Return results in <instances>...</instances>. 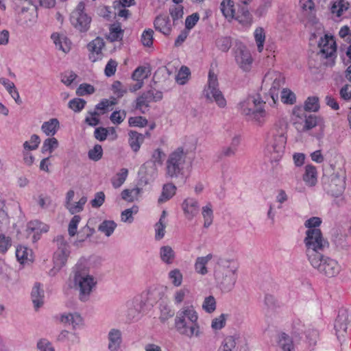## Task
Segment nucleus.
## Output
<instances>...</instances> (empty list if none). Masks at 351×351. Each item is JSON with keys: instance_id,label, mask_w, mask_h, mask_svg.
Returning a JSON list of instances; mask_svg holds the SVG:
<instances>
[{"instance_id": "obj_1", "label": "nucleus", "mask_w": 351, "mask_h": 351, "mask_svg": "<svg viewBox=\"0 0 351 351\" xmlns=\"http://www.w3.org/2000/svg\"><path fill=\"white\" fill-rule=\"evenodd\" d=\"M198 316L192 306H187L180 309L175 318V327L181 335L189 338L198 337L200 334L197 324Z\"/></svg>"}, {"instance_id": "obj_2", "label": "nucleus", "mask_w": 351, "mask_h": 351, "mask_svg": "<svg viewBox=\"0 0 351 351\" xmlns=\"http://www.w3.org/2000/svg\"><path fill=\"white\" fill-rule=\"evenodd\" d=\"M346 173L340 167L328 165L324 168L322 184L324 189L332 196L339 197L346 187Z\"/></svg>"}, {"instance_id": "obj_3", "label": "nucleus", "mask_w": 351, "mask_h": 351, "mask_svg": "<svg viewBox=\"0 0 351 351\" xmlns=\"http://www.w3.org/2000/svg\"><path fill=\"white\" fill-rule=\"evenodd\" d=\"M237 267L234 263L226 258H219L215 268V278L220 288L226 292L230 291L237 281Z\"/></svg>"}, {"instance_id": "obj_4", "label": "nucleus", "mask_w": 351, "mask_h": 351, "mask_svg": "<svg viewBox=\"0 0 351 351\" xmlns=\"http://www.w3.org/2000/svg\"><path fill=\"white\" fill-rule=\"evenodd\" d=\"M186 153L183 148L178 147L171 153L166 162V176L171 179L178 180L184 184L186 176L184 175V166L186 162Z\"/></svg>"}, {"instance_id": "obj_5", "label": "nucleus", "mask_w": 351, "mask_h": 351, "mask_svg": "<svg viewBox=\"0 0 351 351\" xmlns=\"http://www.w3.org/2000/svg\"><path fill=\"white\" fill-rule=\"evenodd\" d=\"M73 282L75 287L80 291V300L86 302L97 283L94 277L88 274V270L82 265L77 264L73 269Z\"/></svg>"}, {"instance_id": "obj_6", "label": "nucleus", "mask_w": 351, "mask_h": 351, "mask_svg": "<svg viewBox=\"0 0 351 351\" xmlns=\"http://www.w3.org/2000/svg\"><path fill=\"white\" fill-rule=\"evenodd\" d=\"M306 246V253L308 261L319 256L322 254L324 250L328 247V243L322 236V233L319 228L307 230L306 237L304 240Z\"/></svg>"}, {"instance_id": "obj_7", "label": "nucleus", "mask_w": 351, "mask_h": 351, "mask_svg": "<svg viewBox=\"0 0 351 351\" xmlns=\"http://www.w3.org/2000/svg\"><path fill=\"white\" fill-rule=\"evenodd\" d=\"M203 95L208 102H215L219 108L226 106V100L219 88V82L217 75L210 70L207 86L205 87Z\"/></svg>"}, {"instance_id": "obj_8", "label": "nucleus", "mask_w": 351, "mask_h": 351, "mask_svg": "<svg viewBox=\"0 0 351 351\" xmlns=\"http://www.w3.org/2000/svg\"><path fill=\"white\" fill-rule=\"evenodd\" d=\"M309 262L315 269L328 277L335 276L340 271V267L335 260L325 257L322 254Z\"/></svg>"}, {"instance_id": "obj_9", "label": "nucleus", "mask_w": 351, "mask_h": 351, "mask_svg": "<svg viewBox=\"0 0 351 351\" xmlns=\"http://www.w3.org/2000/svg\"><path fill=\"white\" fill-rule=\"evenodd\" d=\"M286 144V137L281 134L274 136L272 142L267 145L265 154L271 161H278L282 156Z\"/></svg>"}, {"instance_id": "obj_10", "label": "nucleus", "mask_w": 351, "mask_h": 351, "mask_svg": "<svg viewBox=\"0 0 351 351\" xmlns=\"http://www.w3.org/2000/svg\"><path fill=\"white\" fill-rule=\"evenodd\" d=\"M162 97V92L155 89L149 90L143 93L141 95L136 98L135 108L139 110L141 113L144 114L145 112L143 108H148L149 107V103L160 101Z\"/></svg>"}, {"instance_id": "obj_11", "label": "nucleus", "mask_w": 351, "mask_h": 351, "mask_svg": "<svg viewBox=\"0 0 351 351\" xmlns=\"http://www.w3.org/2000/svg\"><path fill=\"white\" fill-rule=\"evenodd\" d=\"M234 58L242 70L244 71L250 70L253 60L250 51L244 45L240 43L236 46Z\"/></svg>"}, {"instance_id": "obj_12", "label": "nucleus", "mask_w": 351, "mask_h": 351, "mask_svg": "<svg viewBox=\"0 0 351 351\" xmlns=\"http://www.w3.org/2000/svg\"><path fill=\"white\" fill-rule=\"evenodd\" d=\"M264 103L259 95H250L240 102L239 107L242 114L249 117L258 109V107L263 106Z\"/></svg>"}, {"instance_id": "obj_13", "label": "nucleus", "mask_w": 351, "mask_h": 351, "mask_svg": "<svg viewBox=\"0 0 351 351\" xmlns=\"http://www.w3.org/2000/svg\"><path fill=\"white\" fill-rule=\"evenodd\" d=\"M105 46L104 40L101 37H97L87 45V48L90 52L89 59L95 62L100 60L103 58L102 49Z\"/></svg>"}, {"instance_id": "obj_14", "label": "nucleus", "mask_w": 351, "mask_h": 351, "mask_svg": "<svg viewBox=\"0 0 351 351\" xmlns=\"http://www.w3.org/2000/svg\"><path fill=\"white\" fill-rule=\"evenodd\" d=\"M321 55L325 58L332 57L336 52V43L332 36L325 35L324 38H321L319 44Z\"/></svg>"}, {"instance_id": "obj_15", "label": "nucleus", "mask_w": 351, "mask_h": 351, "mask_svg": "<svg viewBox=\"0 0 351 351\" xmlns=\"http://www.w3.org/2000/svg\"><path fill=\"white\" fill-rule=\"evenodd\" d=\"M17 21L21 25L26 26H32L34 25L37 19L36 8L32 9V12H29V8L21 7V9L16 12Z\"/></svg>"}, {"instance_id": "obj_16", "label": "nucleus", "mask_w": 351, "mask_h": 351, "mask_svg": "<svg viewBox=\"0 0 351 351\" xmlns=\"http://www.w3.org/2000/svg\"><path fill=\"white\" fill-rule=\"evenodd\" d=\"M71 21L80 32H86L89 29L91 19L87 14L80 15L78 12H72Z\"/></svg>"}, {"instance_id": "obj_17", "label": "nucleus", "mask_w": 351, "mask_h": 351, "mask_svg": "<svg viewBox=\"0 0 351 351\" xmlns=\"http://www.w3.org/2000/svg\"><path fill=\"white\" fill-rule=\"evenodd\" d=\"M348 323V315L346 311H339L338 316L335 322L334 328L336 331L337 339L340 340L341 337H344L346 332Z\"/></svg>"}, {"instance_id": "obj_18", "label": "nucleus", "mask_w": 351, "mask_h": 351, "mask_svg": "<svg viewBox=\"0 0 351 351\" xmlns=\"http://www.w3.org/2000/svg\"><path fill=\"white\" fill-rule=\"evenodd\" d=\"M154 26L156 30L165 36H169L172 30L169 17L165 14H160L156 17L154 21Z\"/></svg>"}, {"instance_id": "obj_19", "label": "nucleus", "mask_w": 351, "mask_h": 351, "mask_svg": "<svg viewBox=\"0 0 351 351\" xmlns=\"http://www.w3.org/2000/svg\"><path fill=\"white\" fill-rule=\"evenodd\" d=\"M49 227L37 220L30 221L27 226V232L29 234L34 233L33 241L36 242L40 239V234L42 232H47Z\"/></svg>"}, {"instance_id": "obj_20", "label": "nucleus", "mask_w": 351, "mask_h": 351, "mask_svg": "<svg viewBox=\"0 0 351 351\" xmlns=\"http://www.w3.org/2000/svg\"><path fill=\"white\" fill-rule=\"evenodd\" d=\"M165 156V154L160 149H156L152 154V160L150 161L146 162L143 164L141 168V171L145 170V172L148 174L147 172V169L148 167H152L153 172L152 175L156 174V165H161L162 164V157Z\"/></svg>"}, {"instance_id": "obj_21", "label": "nucleus", "mask_w": 351, "mask_h": 351, "mask_svg": "<svg viewBox=\"0 0 351 351\" xmlns=\"http://www.w3.org/2000/svg\"><path fill=\"white\" fill-rule=\"evenodd\" d=\"M108 346L110 351H118L122 342L121 332L118 329H111L108 332Z\"/></svg>"}, {"instance_id": "obj_22", "label": "nucleus", "mask_w": 351, "mask_h": 351, "mask_svg": "<svg viewBox=\"0 0 351 351\" xmlns=\"http://www.w3.org/2000/svg\"><path fill=\"white\" fill-rule=\"evenodd\" d=\"M182 209L186 217L191 219L199 211V205L196 199L193 198H187L182 203Z\"/></svg>"}, {"instance_id": "obj_23", "label": "nucleus", "mask_w": 351, "mask_h": 351, "mask_svg": "<svg viewBox=\"0 0 351 351\" xmlns=\"http://www.w3.org/2000/svg\"><path fill=\"white\" fill-rule=\"evenodd\" d=\"M51 37L59 50L64 53H67L70 51L71 43L64 35L53 33L51 34Z\"/></svg>"}, {"instance_id": "obj_24", "label": "nucleus", "mask_w": 351, "mask_h": 351, "mask_svg": "<svg viewBox=\"0 0 351 351\" xmlns=\"http://www.w3.org/2000/svg\"><path fill=\"white\" fill-rule=\"evenodd\" d=\"M59 321L64 324H71L75 329L77 326L82 324L83 319L77 313L62 314L59 317Z\"/></svg>"}, {"instance_id": "obj_25", "label": "nucleus", "mask_w": 351, "mask_h": 351, "mask_svg": "<svg viewBox=\"0 0 351 351\" xmlns=\"http://www.w3.org/2000/svg\"><path fill=\"white\" fill-rule=\"evenodd\" d=\"M278 346L282 351H295L292 338L285 332H281L278 335Z\"/></svg>"}, {"instance_id": "obj_26", "label": "nucleus", "mask_w": 351, "mask_h": 351, "mask_svg": "<svg viewBox=\"0 0 351 351\" xmlns=\"http://www.w3.org/2000/svg\"><path fill=\"white\" fill-rule=\"evenodd\" d=\"M0 83L5 86L8 92L17 104L20 105L22 104V100L20 97L19 93L12 82H10L8 79L1 77Z\"/></svg>"}, {"instance_id": "obj_27", "label": "nucleus", "mask_w": 351, "mask_h": 351, "mask_svg": "<svg viewBox=\"0 0 351 351\" xmlns=\"http://www.w3.org/2000/svg\"><path fill=\"white\" fill-rule=\"evenodd\" d=\"M128 143L131 149L134 152H137L144 141V136L136 131H130Z\"/></svg>"}, {"instance_id": "obj_28", "label": "nucleus", "mask_w": 351, "mask_h": 351, "mask_svg": "<svg viewBox=\"0 0 351 351\" xmlns=\"http://www.w3.org/2000/svg\"><path fill=\"white\" fill-rule=\"evenodd\" d=\"M176 186L173 183L165 184L160 196L158 199V204H162L169 200L174 196L176 192Z\"/></svg>"}, {"instance_id": "obj_29", "label": "nucleus", "mask_w": 351, "mask_h": 351, "mask_svg": "<svg viewBox=\"0 0 351 351\" xmlns=\"http://www.w3.org/2000/svg\"><path fill=\"white\" fill-rule=\"evenodd\" d=\"M59 127V121L56 118H53L48 121L44 122L41 126V130L47 136H52L57 132Z\"/></svg>"}, {"instance_id": "obj_30", "label": "nucleus", "mask_w": 351, "mask_h": 351, "mask_svg": "<svg viewBox=\"0 0 351 351\" xmlns=\"http://www.w3.org/2000/svg\"><path fill=\"white\" fill-rule=\"evenodd\" d=\"M32 299L34 307L37 309L43 304L44 291L40 287V283H36L32 291Z\"/></svg>"}, {"instance_id": "obj_31", "label": "nucleus", "mask_w": 351, "mask_h": 351, "mask_svg": "<svg viewBox=\"0 0 351 351\" xmlns=\"http://www.w3.org/2000/svg\"><path fill=\"white\" fill-rule=\"evenodd\" d=\"M303 180L310 186H315L317 182V171L314 166L306 165Z\"/></svg>"}, {"instance_id": "obj_32", "label": "nucleus", "mask_w": 351, "mask_h": 351, "mask_svg": "<svg viewBox=\"0 0 351 351\" xmlns=\"http://www.w3.org/2000/svg\"><path fill=\"white\" fill-rule=\"evenodd\" d=\"M212 254H208L206 256L198 257L196 259L195 263V271L202 275H205L206 274H207L208 270L206 265L208 263V261H210L212 259Z\"/></svg>"}, {"instance_id": "obj_33", "label": "nucleus", "mask_w": 351, "mask_h": 351, "mask_svg": "<svg viewBox=\"0 0 351 351\" xmlns=\"http://www.w3.org/2000/svg\"><path fill=\"white\" fill-rule=\"evenodd\" d=\"M160 256L164 263L170 265L174 261L175 252L170 246H162L160 249Z\"/></svg>"}, {"instance_id": "obj_34", "label": "nucleus", "mask_w": 351, "mask_h": 351, "mask_svg": "<svg viewBox=\"0 0 351 351\" xmlns=\"http://www.w3.org/2000/svg\"><path fill=\"white\" fill-rule=\"evenodd\" d=\"M221 10L226 18L233 19L235 17L234 2L232 0H223L220 5Z\"/></svg>"}, {"instance_id": "obj_35", "label": "nucleus", "mask_w": 351, "mask_h": 351, "mask_svg": "<svg viewBox=\"0 0 351 351\" xmlns=\"http://www.w3.org/2000/svg\"><path fill=\"white\" fill-rule=\"evenodd\" d=\"M235 18L243 24H250L252 21V15L250 13L247 5H243L239 7L237 15Z\"/></svg>"}, {"instance_id": "obj_36", "label": "nucleus", "mask_w": 351, "mask_h": 351, "mask_svg": "<svg viewBox=\"0 0 351 351\" xmlns=\"http://www.w3.org/2000/svg\"><path fill=\"white\" fill-rule=\"evenodd\" d=\"M150 74L151 70L149 67L138 66L134 71L132 78L135 81L143 82L144 79L147 78Z\"/></svg>"}, {"instance_id": "obj_37", "label": "nucleus", "mask_w": 351, "mask_h": 351, "mask_svg": "<svg viewBox=\"0 0 351 351\" xmlns=\"http://www.w3.org/2000/svg\"><path fill=\"white\" fill-rule=\"evenodd\" d=\"M128 175V170L126 168H122L114 177L112 178V184L114 188H119L125 181Z\"/></svg>"}, {"instance_id": "obj_38", "label": "nucleus", "mask_w": 351, "mask_h": 351, "mask_svg": "<svg viewBox=\"0 0 351 351\" xmlns=\"http://www.w3.org/2000/svg\"><path fill=\"white\" fill-rule=\"evenodd\" d=\"M70 251H56L53 255V262L58 269L64 266L67 261Z\"/></svg>"}, {"instance_id": "obj_39", "label": "nucleus", "mask_w": 351, "mask_h": 351, "mask_svg": "<svg viewBox=\"0 0 351 351\" xmlns=\"http://www.w3.org/2000/svg\"><path fill=\"white\" fill-rule=\"evenodd\" d=\"M202 215L204 218V227L208 228L213 223V212L210 204L202 207Z\"/></svg>"}, {"instance_id": "obj_40", "label": "nucleus", "mask_w": 351, "mask_h": 351, "mask_svg": "<svg viewBox=\"0 0 351 351\" xmlns=\"http://www.w3.org/2000/svg\"><path fill=\"white\" fill-rule=\"evenodd\" d=\"M117 227V224L114 221L104 220L98 227V230L104 233L106 236L110 237L114 229Z\"/></svg>"}, {"instance_id": "obj_41", "label": "nucleus", "mask_w": 351, "mask_h": 351, "mask_svg": "<svg viewBox=\"0 0 351 351\" xmlns=\"http://www.w3.org/2000/svg\"><path fill=\"white\" fill-rule=\"evenodd\" d=\"M58 147V141L56 138H48L43 142L41 147V152L43 154L49 152L51 154L54 149Z\"/></svg>"}, {"instance_id": "obj_42", "label": "nucleus", "mask_w": 351, "mask_h": 351, "mask_svg": "<svg viewBox=\"0 0 351 351\" xmlns=\"http://www.w3.org/2000/svg\"><path fill=\"white\" fill-rule=\"evenodd\" d=\"M304 110L308 112H317L319 108V98L317 97H308L304 102Z\"/></svg>"}, {"instance_id": "obj_43", "label": "nucleus", "mask_w": 351, "mask_h": 351, "mask_svg": "<svg viewBox=\"0 0 351 351\" xmlns=\"http://www.w3.org/2000/svg\"><path fill=\"white\" fill-rule=\"evenodd\" d=\"M254 38L257 43V48L259 52L263 49V45L265 40V34L263 28L258 27L254 32Z\"/></svg>"}, {"instance_id": "obj_44", "label": "nucleus", "mask_w": 351, "mask_h": 351, "mask_svg": "<svg viewBox=\"0 0 351 351\" xmlns=\"http://www.w3.org/2000/svg\"><path fill=\"white\" fill-rule=\"evenodd\" d=\"M110 34L108 36V39L111 42H114L118 40H121L123 37V32L121 29L119 25H113L111 26L110 29Z\"/></svg>"}, {"instance_id": "obj_45", "label": "nucleus", "mask_w": 351, "mask_h": 351, "mask_svg": "<svg viewBox=\"0 0 351 351\" xmlns=\"http://www.w3.org/2000/svg\"><path fill=\"white\" fill-rule=\"evenodd\" d=\"M86 202L87 198L84 196L82 197L77 202L71 203V205L67 206L66 208L72 215L80 213L83 210L84 205Z\"/></svg>"}, {"instance_id": "obj_46", "label": "nucleus", "mask_w": 351, "mask_h": 351, "mask_svg": "<svg viewBox=\"0 0 351 351\" xmlns=\"http://www.w3.org/2000/svg\"><path fill=\"white\" fill-rule=\"evenodd\" d=\"M295 95L291 90L284 88L281 92V100L287 104H293L295 102Z\"/></svg>"}, {"instance_id": "obj_47", "label": "nucleus", "mask_w": 351, "mask_h": 351, "mask_svg": "<svg viewBox=\"0 0 351 351\" xmlns=\"http://www.w3.org/2000/svg\"><path fill=\"white\" fill-rule=\"evenodd\" d=\"M169 14L173 19V23L183 17V6L181 5H173L169 8Z\"/></svg>"}, {"instance_id": "obj_48", "label": "nucleus", "mask_w": 351, "mask_h": 351, "mask_svg": "<svg viewBox=\"0 0 351 351\" xmlns=\"http://www.w3.org/2000/svg\"><path fill=\"white\" fill-rule=\"evenodd\" d=\"M103 155V149L101 145H95L93 149H90L88 153V158L93 161H98Z\"/></svg>"}, {"instance_id": "obj_49", "label": "nucleus", "mask_w": 351, "mask_h": 351, "mask_svg": "<svg viewBox=\"0 0 351 351\" xmlns=\"http://www.w3.org/2000/svg\"><path fill=\"white\" fill-rule=\"evenodd\" d=\"M40 143V137L37 134L31 136L29 141H25L23 143V147L25 150H35L38 147Z\"/></svg>"}, {"instance_id": "obj_50", "label": "nucleus", "mask_w": 351, "mask_h": 351, "mask_svg": "<svg viewBox=\"0 0 351 351\" xmlns=\"http://www.w3.org/2000/svg\"><path fill=\"white\" fill-rule=\"evenodd\" d=\"M169 278L172 284L176 287H179L182 282V274L178 269H174L169 273Z\"/></svg>"}, {"instance_id": "obj_51", "label": "nucleus", "mask_w": 351, "mask_h": 351, "mask_svg": "<svg viewBox=\"0 0 351 351\" xmlns=\"http://www.w3.org/2000/svg\"><path fill=\"white\" fill-rule=\"evenodd\" d=\"M190 73L189 69L186 66H182L176 75V82L180 85H184Z\"/></svg>"}, {"instance_id": "obj_52", "label": "nucleus", "mask_w": 351, "mask_h": 351, "mask_svg": "<svg viewBox=\"0 0 351 351\" xmlns=\"http://www.w3.org/2000/svg\"><path fill=\"white\" fill-rule=\"evenodd\" d=\"M86 101L80 98H75L69 102V107L75 112H80L85 106Z\"/></svg>"}, {"instance_id": "obj_53", "label": "nucleus", "mask_w": 351, "mask_h": 351, "mask_svg": "<svg viewBox=\"0 0 351 351\" xmlns=\"http://www.w3.org/2000/svg\"><path fill=\"white\" fill-rule=\"evenodd\" d=\"M147 295L148 300L152 304L160 300L163 296V293L160 289L155 287L148 290Z\"/></svg>"}, {"instance_id": "obj_54", "label": "nucleus", "mask_w": 351, "mask_h": 351, "mask_svg": "<svg viewBox=\"0 0 351 351\" xmlns=\"http://www.w3.org/2000/svg\"><path fill=\"white\" fill-rule=\"evenodd\" d=\"M137 206H133L131 208L125 209L121 213V221L123 222L132 223L134 220L132 215L133 213H137Z\"/></svg>"}, {"instance_id": "obj_55", "label": "nucleus", "mask_w": 351, "mask_h": 351, "mask_svg": "<svg viewBox=\"0 0 351 351\" xmlns=\"http://www.w3.org/2000/svg\"><path fill=\"white\" fill-rule=\"evenodd\" d=\"M174 315L173 311L167 304H160V320L162 322H165L168 319L173 317Z\"/></svg>"}, {"instance_id": "obj_56", "label": "nucleus", "mask_w": 351, "mask_h": 351, "mask_svg": "<svg viewBox=\"0 0 351 351\" xmlns=\"http://www.w3.org/2000/svg\"><path fill=\"white\" fill-rule=\"evenodd\" d=\"M217 46L222 51H228L232 46L230 37H221L217 40Z\"/></svg>"}, {"instance_id": "obj_57", "label": "nucleus", "mask_w": 351, "mask_h": 351, "mask_svg": "<svg viewBox=\"0 0 351 351\" xmlns=\"http://www.w3.org/2000/svg\"><path fill=\"white\" fill-rule=\"evenodd\" d=\"M154 31L152 29H145L141 36V42L145 47H151L153 44Z\"/></svg>"}, {"instance_id": "obj_58", "label": "nucleus", "mask_w": 351, "mask_h": 351, "mask_svg": "<svg viewBox=\"0 0 351 351\" xmlns=\"http://www.w3.org/2000/svg\"><path fill=\"white\" fill-rule=\"evenodd\" d=\"M80 220L81 217L79 215H74L73 218L71 219L68 228L69 234L71 237H73L76 234L77 226Z\"/></svg>"}, {"instance_id": "obj_59", "label": "nucleus", "mask_w": 351, "mask_h": 351, "mask_svg": "<svg viewBox=\"0 0 351 351\" xmlns=\"http://www.w3.org/2000/svg\"><path fill=\"white\" fill-rule=\"evenodd\" d=\"M36 348L40 351H55L52 343L45 338L40 339L38 341Z\"/></svg>"}, {"instance_id": "obj_60", "label": "nucleus", "mask_w": 351, "mask_h": 351, "mask_svg": "<svg viewBox=\"0 0 351 351\" xmlns=\"http://www.w3.org/2000/svg\"><path fill=\"white\" fill-rule=\"evenodd\" d=\"M235 346V339L232 336H228L224 339L222 346L219 350L222 351H232Z\"/></svg>"}, {"instance_id": "obj_61", "label": "nucleus", "mask_w": 351, "mask_h": 351, "mask_svg": "<svg viewBox=\"0 0 351 351\" xmlns=\"http://www.w3.org/2000/svg\"><path fill=\"white\" fill-rule=\"evenodd\" d=\"M203 308L208 313L213 312L216 308V302L213 296H208L205 298L203 305Z\"/></svg>"}, {"instance_id": "obj_62", "label": "nucleus", "mask_w": 351, "mask_h": 351, "mask_svg": "<svg viewBox=\"0 0 351 351\" xmlns=\"http://www.w3.org/2000/svg\"><path fill=\"white\" fill-rule=\"evenodd\" d=\"M94 92L95 88L93 86L84 83L80 85L76 90V94L78 96H83L86 94H92Z\"/></svg>"}, {"instance_id": "obj_63", "label": "nucleus", "mask_w": 351, "mask_h": 351, "mask_svg": "<svg viewBox=\"0 0 351 351\" xmlns=\"http://www.w3.org/2000/svg\"><path fill=\"white\" fill-rule=\"evenodd\" d=\"M131 127H145L147 125V120L143 117H130L128 121Z\"/></svg>"}, {"instance_id": "obj_64", "label": "nucleus", "mask_w": 351, "mask_h": 351, "mask_svg": "<svg viewBox=\"0 0 351 351\" xmlns=\"http://www.w3.org/2000/svg\"><path fill=\"white\" fill-rule=\"evenodd\" d=\"M11 245V239L9 237H5L3 234H0V252L5 253Z\"/></svg>"}]
</instances>
